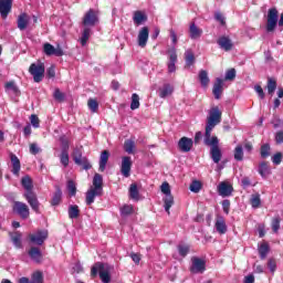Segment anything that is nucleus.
<instances>
[{"label":"nucleus","mask_w":283,"mask_h":283,"mask_svg":"<svg viewBox=\"0 0 283 283\" xmlns=\"http://www.w3.org/2000/svg\"><path fill=\"white\" fill-rule=\"evenodd\" d=\"M221 122H222V111H220L218 106H213L209 111L208 117H207L206 129H208V134L209 132H213V128L216 127V125H220Z\"/></svg>","instance_id":"f257e3e1"},{"label":"nucleus","mask_w":283,"mask_h":283,"mask_svg":"<svg viewBox=\"0 0 283 283\" xmlns=\"http://www.w3.org/2000/svg\"><path fill=\"white\" fill-rule=\"evenodd\" d=\"M29 73L33 76L34 83H41L45 77V64L43 62L32 63L29 67Z\"/></svg>","instance_id":"f03ea898"},{"label":"nucleus","mask_w":283,"mask_h":283,"mask_svg":"<svg viewBox=\"0 0 283 283\" xmlns=\"http://www.w3.org/2000/svg\"><path fill=\"white\" fill-rule=\"evenodd\" d=\"M98 23V11L90 9L82 19L83 28H94Z\"/></svg>","instance_id":"7ed1b4c3"},{"label":"nucleus","mask_w":283,"mask_h":283,"mask_svg":"<svg viewBox=\"0 0 283 283\" xmlns=\"http://www.w3.org/2000/svg\"><path fill=\"white\" fill-rule=\"evenodd\" d=\"M275 28H277V9H270L265 30L266 32H275Z\"/></svg>","instance_id":"20e7f679"},{"label":"nucleus","mask_w":283,"mask_h":283,"mask_svg":"<svg viewBox=\"0 0 283 283\" xmlns=\"http://www.w3.org/2000/svg\"><path fill=\"white\" fill-rule=\"evenodd\" d=\"M168 54V74L176 73V63H178V53H176V48L172 46L167 51Z\"/></svg>","instance_id":"39448f33"},{"label":"nucleus","mask_w":283,"mask_h":283,"mask_svg":"<svg viewBox=\"0 0 283 283\" xmlns=\"http://www.w3.org/2000/svg\"><path fill=\"white\" fill-rule=\"evenodd\" d=\"M132 165H134L132 157H122L120 174L124 178H129V176H132Z\"/></svg>","instance_id":"423d86ee"},{"label":"nucleus","mask_w":283,"mask_h":283,"mask_svg":"<svg viewBox=\"0 0 283 283\" xmlns=\"http://www.w3.org/2000/svg\"><path fill=\"white\" fill-rule=\"evenodd\" d=\"M73 160L75 163V165H80V167H83V169H92V165L90 164V161L87 160V158L83 157V155L81 154V150L75 149L73 151Z\"/></svg>","instance_id":"0eeeda50"},{"label":"nucleus","mask_w":283,"mask_h":283,"mask_svg":"<svg viewBox=\"0 0 283 283\" xmlns=\"http://www.w3.org/2000/svg\"><path fill=\"white\" fill-rule=\"evenodd\" d=\"M30 241L33 242V244H43L45 240H48V230H39L32 234L29 235Z\"/></svg>","instance_id":"6e6552de"},{"label":"nucleus","mask_w":283,"mask_h":283,"mask_svg":"<svg viewBox=\"0 0 283 283\" xmlns=\"http://www.w3.org/2000/svg\"><path fill=\"white\" fill-rule=\"evenodd\" d=\"M147 41H149V28L143 27L137 34V45L147 48Z\"/></svg>","instance_id":"1a4fd4ad"},{"label":"nucleus","mask_w":283,"mask_h":283,"mask_svg":"<svg viewBox=\"0 0 283 283\" xmlns=\"http://www.w3.org/2000/svg\"><path fill=\"white\" fill-rule=\"evenodd\" d=\"M43 51L46 56H63V49H61V46L54 48V45L50 43L43 45Z\"/></svg>","instance_id":"9d476101"},{"label":"nucleus","mask_w":283,"mask_h":283,"mask_svg":"<svg viewBox=\"0 0 283 283\" xmlns=\"http://www.w3.org/2000/svg\"><path fill=\"white\" fill-rule=\"evenodd\" d=\"M13 211H15V213H19L21 218H30V208H28V205L23 202L15 201L13 206Z\"/></svg>","instance_id":"9b49d317"},{"label":"nucleus","mask_w":283,"mask_h":283,"mask_svg":"<svg viewBox=\"0 0 283 283\" xmlns=\"http://www.w3.org/2000/svg\"><path fill=\"white\" fill-rule=\"evenodd\" d=\"M217 43L221 50H224V52H231V50H233V41L227 35L220 36Z\"/></svg>","instance_id":"f8f14e48"},{"label":"nucleus","mask_w":283,"mask_h":283,"mask_svg":"<svg viewBox=\"0 0 283 283\" xmlns=\"http://www.w3.org/2000/svg\"><path fill=\"white\" fill-rule=\"evenodd\" d=\"M10 12H12V0H0V15L8 19Z\"/></svg>","instance_id":"ddd939ff"},{"label":"nucleus","mask_w":283,"mask_h":283,"mask_svg":"<svg viewBox=\"0 0 283 283\" xmlns=\"http://www.w3.org/2000/svg\"><path fill=\"white\" fill-rule=\"evenodd\" d=\"M218 193L219 196H222V198H228L233 193V186H231L229 182L222 181L218 186Z\"/></svg>","instance_id":"4468645a"},{"label":"nucleus","mask_w":283,"mask_h":283,"mask_svg":"<svg viewBox=\"0 0 283 283\" xmlns=\"http://www.w3.org/2000/svg\"><path fill=\"white\" fill-rule=\"evenodd\" d=\"M178 147L180 151H184V153L191 151V147H193V139L189 137H182L178 143Z\"/></svg>","instance_id":"2eb2a0df"},{"label":"nucleus","mask_w":283,"mask_h":283,"mask_svg":"<svg viewBox=\"0 0 283 283\" xmlns=\"http://www.w3.org/2000/svg\"><path fill=\"white\" fill-rule=\"evenodd\" d=\"M24 197L27 198L33 211H39V199H36V195H34L32 191H27Z\"/></svg>","instance_id":"dca6fc26"},{"label":"nucleus","mask_w":283,"mask_h":283,"mask_svg":"<svg viewBox=\"0 0 283 283\" xmlns=\"http://www.w3.org/2000/svg\"><path fill=\"white\" fill-rule=\"evenodd\" d=\"M224 85V81L220 77H218L214 82L212 93L214 95V98L220 99V96H222V87Z\"/></svg>","instance_id":"f3484780"},{"label":"nucleus","mask_w":283,"mask_h":283,"mask_svg":"<svg viewBox=\"0 0 283 283\" xmlns=\"http://www.w3.org/2000/svg\"><path fill=\"white\" fill-rule=\"evenodd\" d=\"M11 166H12V174L14 176H19V171H21V160H19V157L17 155L11 154Z\"/></svg>","instance_id":"a211bd4d"},{"label":"nucleus","mask_w":283,"mask_h":283,"mask_svg":"<svg viewBox=\"0 0 283 283\" xmlns=\"http://www.w3.org/2000/svg\"><path fill=\"white\" fill-rule=\"evenodd\" d=\"M30 24V15H28V13H21L18 17V28L23 31L28 28V25Z\"/></svg>","instance_id":"6ab92c4d"},{"label":"nucleus","mask_w":283,"mask_h":283,"mask_svg":"<svg viewBox=\"0 0 283 283\" xmlns=\"http://www.w3.org/2000/svg\"><path fill=\"white\" fill-rule=\"evenodd\" d=\"M133 21L135 25H143L147 21V14L143 11H135L133 14Z\"/></svg>","instance_id":"aec40b11"},{"label":"nucleus","mask_w":283,"mask_h":283,"mask_svg":"<svg viewBox=\"0 0 283 283\" xmlns=\"http://www.w3.org/2000/svg\"><path fill=\"white\" fill-rule=\"evenodd\" d=\"M19 283H30V279L28 277H21L19 280ZM31 283H43V273L41 272H34L32 275Z\"/></svg>","instance_id":"412c9836"},{"label":"nucleus","mask_w":283,"mask_h":283,"mask_svg":"<svg viewBox=\"0 0 283 283\" xmlns=\"http://www.w3.org/2000/svg\"><path fill=\"white\" fill-rule=\"evenodd\" d=\"M112 273V268L109 265L104 264V269L99 272V277L103 283H109L112 280V276L109 275Z\"/></svg>","instance_id":"4be33fe9"},{"label":"nucleus","mask_w":283,"mask_h":283,"mask_svg":"<svg viewBox=\"0 0 283 283\" xmlns=\"http://www.w3.org/2000/svg\"><path fill=\"white\" fill-rule=\"evenodd\" d=\"M192 273H205V262L201 259L192 260Z\"/></svg>","instance_id":"5701e85b"},{"label":"nucleus","mask_w":283,"mask_h":283,"mask_svg":"<svg viewBox=\"0 0 283 283\" xmlns=\"http://www.w3.org/2000/svg\"><path fill=\"white\" fill-rule=\"evenodd\" d=\"M218 137L212 136L211 137V132L208 133V128H206V134H205V144L208 145V147H218Z\"/></svg>","instance_id":"b1692460"},{"label":"nucleus","mask_w":283,"mask_h":283,"mask_svg":"<svg viewBox=\"0 0 283 283\" xmlns=\"http://www.w3.org/2000/svg\"><path fill=\"white\" fill-rule=\"evenodd\" d=\"M214 227L218 233H220L221 235H224V233H227V222L224 221V218H217Z\"/></svg>","instance_id":"393cba45"},{"label":"nucleus","mask_w":283,"mask_h":283,"mask_svg":"<svg viewBox=\"0 0 283 283\" xmlns=\"http://www.w3.org/2000/svg\"><path fill=\"white\" fill-rule=\"evenodd\" d=\"M210 155L213 160L218 165L220 160H222V150H220L219 146H213L210 148Z\"/></svg>","instance_id":"a878e982"},{"label":"nucleus","mask_w":283,"mask_h":283,"mask_svg":"<svg viewBox=\"0 0 283 283\" xmlns=\"http://www.w3.org/2000/svg\"><path fill=\"white\" fill-rule=\"evenodd\" d=\"M90 36H92V27H83L82 36L80 38L81 45H87Z\"/></svg>","instance_id":"bb28decb"},{"label":"nucleus","mask_w":283,"mask_h":283,"mask_svg":"<svg viewBox=\"0 0 283 283\" xmlns=\"http://www.w3.org/2000/svg\"><path fill=\"white\" fill-rule=\"evenodd\" d=\"M91 189L103 193V176L95 174L93 178V187H91Z\"/></svg>","instance_id":"cd10ccee"},{"label":"nucleus","mask_w":283,"mask_h":283,"mask_svg":"<svg viewBox=\"0 0 283 283\" xmlns=\"http://www.w3.org/2000/svg\"><path fill=\"white\" fill-rule=\"evenodd\" d=\"M171 94H174V86L170 84H164V86L159 88L160 98H167V96H171Z\"/></svg>","instance_id":"c85d7f7f"},{"label":"nucleus","mask_w":283,"mask_h":283,"mask_svg":"<svg viewBox=\"0 0 283 283\" xmlns=\"http://www.w3.org/2000/svg\"><path fill=\"white\" fill-rule=\"evenodd\" d=\"M109 160V151L104 150L99 156V171H105L107 161Z\"/></svg>","instance_id":"c756f323"},{"label":"nucleus","mask_w":283,"mask_h":283,"mask_svg":"<svg viewBox=\"0 0 283 283\" xmlns=\"http://www.w3.org/2000/svg\"><path fill=\"white\" fill-rule=\"evenodd\" d=\"M29 255L33 262H41V260H43V254L39 248H31L29 250Z\"/></svg>","instance_id":"7c9ffc66"},{"label":"nucleus","mask_w":283,"mask_h":283,"mask_svg":"<svg viewBox=\"0 0 283 283\" xmlns=\"http://www.w3.org/2000/svg\"><path fill=\"white\" fill-rule=\"evenodd\" d=\"M190 39H200L202 36V29L198 28L196 23H191L189 28Z\"/></svg>","instance_id":"2f4dec72"},{"label":"nucleus","mask_w":283,"mask_h":283,"mask_svg":"<svg viewBox=\"0 0 283 283\" xmlns=\"http://www.w3.org/2000/svg\"><path fill=\"white\" fill-rule=\"evenodd\" d=\"M101 193L103 192L90 188V190L86 192V205H93L96 196H101Z\"/></svg>","instance_id":"473e14b6"},{"label":"nucleus","mask_w":283,"mask_h":283,"mask_svg":"<svg viewBox=\"0 0 283 283\" xmlns=\"http://www.w3.org/2000/svg\"><path fill=\"white\" fill-rule=\"evenodd\" d=\"M163 201H164V209L165 211L168 213H170V209L171 207H174V196L171 195H166L164 198H163Z\"/></svg>","instance_id":"72a5a7b5"},{"label":"nucleus","mask_w":283,"mask_h":283,"mask_svg":"<svg viewBox=\"0 0 283 283\" xmlns=\"http://www.w3.org/2000/svg\"><path fill=\"white\" fill-rule=\"evenodd\" d=\"M259 174L263 178H269V176H271V168L269 167L268 163L260 164V166H259Z\"/></svg>","instance_id":"f704fd0d"},{"label":"nucleus","mask_w":283,"mask_h":283,"mask_svg":"<svg viewBox=\"0 0 283 283\" xmlns=\"http://www.w3.org/2000/svg\"><path fill=\"white\" fill-rule=\"evenodd\" d=\"M199 81H200V84L203 86V87H208L209 86V73H207V71H200L199 72Z\"/></svg>","instance_id":"c9c22d12"},{"label":"nucleus","mask_w":283,"mask_h":283,"mask_svg":"<svg viewBox=\"0 0 283 283\" xmlns=\"http://www.w3.org/2000/svg\"><path fill=\"white\" fill-rule=\"evenodd\" d=\"M136 149V143L133 139H127L124 143V150L126 154H134V150Z\"/></svg>","instance_id":"e433bc0d"},{"label":"nucleus","mask_w":283,"mask_h":283,"mask_svg":"<svg viewBox=\"0 0 283 283\" xmlns=\"http://www.w3.org/2000/svg\"><path fill=\"white\" fill-rule=\"evenodd\" d=\"M61 198H63V192L61 191V189H56L52 197L51 205L53 207L61 205Z\"/></svg>","instance_id":"4c0bfd02"},{"label":"nucleus","mask_w":283,"mask_h":283,"mask_svg":"<svg viewBox=\"0 0 283 283\" xmlns=\"http://www.w3.org/2000/svg\"><path fill=\"white\" fill-rule=\"evenodd\" d=\"M80 213L81 210H78V206L74 205L69 207V218L71 220L78 218Z\"/></svg>","instance_id":"58836bf2"},{"label":"nucleus","mask_w":283,"mask_h":283,"mask_svg":"<svg viewBox=\"0 0 283 283\" xmlns=\"http://www.w3.org/2000/svg\"><path fill=\"white\" fill-rule=\"evenodd\" d=\"M129 197L132 200H138L139 199V192H138V186L136 184H132L129 187Z\"/></svg>","instance_id":"ea45409f"},{"label":"nucleus","mask_w":283,"mask_h":283,"mask_svg":"<svg viewBox=\"0 0 283 283\" xmlns=\"http://www.w3.org/2000/svg\"><path fill=\"white\" fill-rule=\"evenodd\" d=\"M275 90H277V82L273 78L268 80V93L273 96Z\"/></svg>","instance_id":"a19ab883"},{"label":"nucleus","mask_w":283,"mask_h":283,"mask_svg":"<svg viewBox=\"0 0 283 283\" xmlns=\"http://www.w3.org/2000/svg\"><path fill=\"white\" fill-rule=\"evenodd\" d=\"M11 240H12L14 247H17V249H21V233L20 232L11 233Z\"/></svg>","instance_id":"79ce46f5"},{"label":"nucleus","mask_w":283,"mask_h":283,"mask_svg":"<svg viewBox=\"0 0 283 283\" xmlns=\"http://www.w3.org/2000/svg\"><path fill=\"white\" fill-rule=\"evenodd\" d=\"M234 159L239 161L244 159V150L242 149V145H238L234 148Z\"/></svg>","instance_id":"37998d69"},{"label":"nucleus","mask_w":283,"mask_h":283,"mask_svg":"<svg viewBox=\"0 0 283 283\" xmlns=\"http://www.w3.org/2000/svg\"><path fill=\"white\" fill-rule=\"evenodd\" d=\"M138 107H140V97L138 94L134 93L132 95L130 109H138Z\"/></svg>","instance_id":"c03bdc74"},{"label":"nucleus","mask_w":283,"mask_h":283,"mask_svg":"<svg viewBox=\"0 0 283 283\" xmlns=\"http://www.w3.org/2000/svg\"><path fill=\"white\" fill-rule=\"evenodd\" d=\"M185 56H186V65H187V67H191V65L196 61V57L193 56V52L188 50V51H186Z\"/></svg>","instance_id":"a18cd8bd"},{"label":"nucleus","mask_w":283,"mask_h":283,"mask_svg":"<svg viewBox=\"0 0 283 283\" xmlns=\"http://www.w3.org/2000/svg\"><path fill=\"white\" fill-rule=\"evenodd\" d=\"M21 182L27 191H32V179L29 176L23 177Z\"/></svg>","instance_id":"49530a36"},{"label":"nucleus","mask_w":283,"mask_h":283,"mask_svg":"<svg viewBox=\"0 0 283 283\" xmlns=\"http://www.w3.org/2000/svg\"><path fill=\"white\" fill-rule=\"evenodd\" d=\"M120 213H122V216H132V213H134V206H132V205H124L120 208Z\"/></svg>","instance_id":"de8ad7c7"},{"label":"nucleus","mask_w":283,"mask_h":283,"mask_svg":"<svg viewBox=\"0 0 283 283\" xmlns=\"http://www.w3.org/2000/svg\"><path fill=\"white\" fill-rule=\"evenodd\" d=\"M259 253H260L261 260H264L266 258V255L269 254V244L262 243L259 247Z\"/></svg>","instance_id":"09e8293b"},{"label":"nucleus","mask_w":283,"mask_h":283,"mask_svg":"<svg viewBox=\"0 0 283 283\" xmlns=\"http://www.w3.org/2000/svg\"><path fill=\"white\" fill-rule=\"evenodd\" d=\"M105 264L102 263H96L92 270H91V275L92 277H96V275H98V273H101V271H103Z\"/></svg>","instance_id":"8fccbe9b"},{"label":"nucleus","mask_w":283,"mask_h":283,"mask_svg":"<svg viewBox=\"0 0 283 283\" xmlns=\"http://www.w3.org/2000/svg\"><path fill=\"white\" fill-rule=\"evenodd\" d=\"M60 160L64 167H67V165H70V155L67 154V150L62 151Z\"/></svg>","instance_id":"3c124183"},{"label":"nucleus","mask_w":283,"mask_h":283,"mask_svg":"<svg viewBox=\"0 0 283 283\" xmlns=\"http://www.w3.org/2000/svg\"><path fill=\"white\" fill-rule=\"evenodd\" d=\"M87 106L91 109V112H98V102L96 99L90 98L87 102Z\"/></svg>","instance_id":"603ef678"},{"label":"nucleus","mask_w":283,"mask_h":283,"mask_svg":"<svg viewBox=\"0 0 283 283\" xmlns=\"http://www.w3.org/2000/svg\"><path fill=\"white\" fill-rule=\"evenodd\" d=\"M271 156V146L268 144L261 146V157L269 158Z\"/></svg>","instance_id":"864d4df0"},{"label":"nucleus","mask_w":283,"mask_h":283,"mask_svg":"<svg viewBox=\"0 0 283 283\" xmlns=\"http://www.w3.org/2000/svg\"><path fill=\"white\" fill-rule=\"evenodd\" d=\"M261 200H260V195H252L251 197V206L253 209H258L260 207Z\"/></svg>","instance_id":"5fc2aeb1"},{"label":"nucleus","mask_w":283,"mask_h":283,"mask_svg":"<svg viewBox=\"0 0 283 283\" xmlns=\"http://www.w3.org/2000/svg\"><path fill=\"white\" fill-rule=\"evenodd\" d=\"M67 191H69L70 196H76V184H74V181L69 180Z\"/></svg>","instance_id":"6e6d98bb"},{"label":"nucleus","mask_w":283,"mask_h":283,"mask_svg":"<svg viewBox=\"0 0 283 283\" xmlns=\"http://www.w3.org/2000/svg\"><path fill=\"white\" fill-rule=\"evenodd\" d=\"M200 189H202V184H200V181H192V184L190 185V191H192L193 193H198Z\"/></svg>","instance_id":"4d7b16f0"},{"label":"nucleus","mask_w":283,"mask_h":283,"mask_svg":"<svg viewBox=\"0 0 283 283\" xmlns=\"http://www.w3.org/2000/svg\"><path fill=\"white\" fill-rule=\"evenodd\" d=\"M161 189V192L165 195V196H171V187H169V184L168 182H164L160 187Z\"/></svg>","instance_id":"13d9d810"},{"label":"nucleus","mask_w":283,"mask_h":283,"mask_svg":"<svg viewBox=\"0 0 283 283\" xmlns=\"http://www.w3.org/2000/svg\"><path fill=\"white\" fill-rule=\"evenodd\" d=\"M30 120H31L32 127H34L35 129H39L40 123H41V122L39 120V116H36V115H31Z\"/></svg>","instance_id":"bf43d9fd"},{"label":"nucleus","mask_w":283,"mask_h":283,"mask_svg":"<svg viewBox=\"0 0 283 283\" xmlns=\"http://www.w3.org/2000/svg\"><path fill=\"white\" fill-rule=\"evenodd\" d=\"M235 78V69H230L226 72V81H233Z\"/></svg>","instance_id":"052dcab7"},{"label":"nucleus","mask_w":283,"mask_h":283,"mask_svg":"<svg viewBox=\"0 0 283 283\" xmlns=\"http://www.w3.org/2000/svg\"><path fill=\"white\" fill-rule=\"evenodd\" d=\"M53 96H54L55 101H60V102L64 101V98H65V95L59 88H55Z\"/></svg>","instance_id":"680f3d73"},{"label":"nucleus","mask_w":283,"mask_h":283,"mask_svg":"<svg viewBox=\"0 0 283 283\" xmlns=\"http://www.w3.org/2000/svg\"><path fill=\"white\" fill-rule=\"evenodd\" d=\"M178 251H179V254H181L182 258H185V255H187V253H189V245L180 244L178 247Z\"/></svg>","instance_id":"e2e57ef3"},{"label":"nucleus","mask_w":283,"mask_h":283,"mask_svg":"<svg viewBox=\"0 0 283 283\" xmlns=\"http://www.w3.org/2000/svg\"><path fill=\"white\" fill-rule=\"evenodd\" d=\"M268 268H269V270L271 271V273H273L274 271H276V269H277V263L275 262L274 259H270V260L268 261Z\"/></svg>","instance_id":"0e129e2a"},{"label":"nucleus","mask_w":283,"mask_h":283,"mask_svg":"<svg viewBox=\"0 0 283 283\" xmlns=\"http://www.w3.org/2000/svg\"><path fill=\"white\" fill-rule=\"evenodd\" d=\"M41 148L39 147V145L36 144H31L30 145V154H32L33 156H36V154H40Z\"/></svg>","instance_id":"69168bd1"},{"label":"nucleus","mask_w":283,"mask_h":283,"mask_svg":"<svg viewBox=\"0 0 283 283\" xmlns=\"http://www.w3.org/2000/svg\"><path fill=\"white\" fill-rule=\"evenodd\" d=\"M272 231H274V233H277V231H280V219L279 218L273 219Z\"/></svg>","instance_id":"338daca9"},{"label":"nucleus","mask_w":283,"mask_h":283,"mask_svg":"<svg viewBox=\"0 0 283 283\" xmlns=\"http://www.w3.org/2000/svg\"><path fill=\"white\" fill-rule=\"evenodd\" d=\"M272 163L274 165H280L282 163V153H277L272 157Z\"/></svg>","instance_id":"774afa93"}]
</instances>
